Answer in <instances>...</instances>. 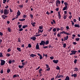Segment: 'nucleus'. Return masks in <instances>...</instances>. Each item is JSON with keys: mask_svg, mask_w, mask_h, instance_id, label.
<instances>
[{"mask_svg": "<svg viewBox=\"0 0 80 80\" xmlns=\"http://www.w3.org/2000/svg\"><path fill=\"white\" fill-rule=\"evenodd\" d=\"M3 14L4 15H7L8 14H9V12H8V10L7 9H5L4 10H3Z\"/></svg>", "mask_w": 80, "mask_h": 80, "instance_id": "nucleus-1", "label": "nucleus"}, {"mask_svg": "<svg viewBox=\"0 0 80 80\" xmlns=\"http://www.w3.org/2000/svg\"><path fill=\"white\" fill-rule=\"evenodd\" d=\"M71 52L72 53H70V55H75V53L77 52V51L72 50V51H71Z\"/></svg>", "mask_w": 80, "mask_h": 80, "instance_id": "nucleus-2", "label": "nucleus"}, {"mask_svg": "<svg viewBox=\"0 0 80 80\" xmlns=\"http://www.w3.org/2000/svg\"><path fill=\"white\" fill-rule=\"evenodd\" d=\"M45 45V43L44 41H41V42L40 43H39V45L41 46H44Z\"/></svg>", "mask_w": 80, "mask_h": 80, "instance_id": "nucleus-3", "label": "nucleus"}, {"mask_svg": "<svg viewBox=\"0 0 80 80\" xmlns=\"http://www.w3.org/2000/svg\"><path fill=\"white\" fill-rule=\"evenodd\" d=\"M0 61L1 62V63H0V65L2 66L5 64V61L4 60H0Z\"/></svg>", "mask_w": 80, "mask_h": 80, "instance_id": "nucleus-4", "label": "nucleus"}, {"mask_svg": "<svg viewBox=\"0 0 80 80\" xmlns=\"http://www.w3.org/2000/svg\"><path fill=\"white\" fill-rule=\"evenodd\" d=\"M42 71V69L41 68L39 69V74H40V75H39L40 77H41V76H42V75L41 74L42 72H41Z\"/></svg>", "mask_w": 80, "mask_h": 80, "instance_id": "nucleus-5", "label": "nucleus"}, {"mask_svg": "<svg viewBox=\"0 0 80 80\" xmlns=\"http://www.w3.org/2000/svg\"><path fill=\"white\" fill-rule=\"evenodd\" d=\"M37 55L38 56H39V59L42 60V55L41 54H39V53H38L37 54Z\"/></svg>", "mask_w": 80, "mask_h": 80, "instance_id": "nucleus-6", "label": "nucleus"}, {"mask_svg": "<svg viewBox=\"0 0 80 80\" xmlns=\"http://www.w3.org/2000/svg\"><path fill=\"white\" fill-rule=\"evenodd\" d=\"M52 62L53 63H55V64H57L58 63V60H53L52 61Z\"/></svg>", "mask_w": 80, "mask_h": 80, "instance_id": "nucleus-7", "label": "nucleus"}, {"mask_svg": "<svg viewBox=\"0 0 80 80\" xmlns=\"http://www.w3.org/2000/svg\"><path fill=\"white\" fill-rule=\"evenodd\" d=\"M58 18H59V19H61V14H60V12H58Z\"/></svg>", "mask_w": 80, "mask_h": 80, "instance_id": "nucleus-8", "label": "nucleus"}, {"mask_svg": "<svg viewBox=\"0 0 80 80\" xmlns=\"http://www.w3.org/2000/svg\"><path fill=\"white\" fill-rule=\"evenodd\" d=\"M20 12H19V10H18V12L17 13V15L16 17H18L19 16V15H20Z\"/></svg>", "mask_w": 80, "mask_h": 80, "instance_id": "nucleus-9", "label": "nucleus"}, {"mask_svg": "<svg viewBox=\"0 0 80 80\" xmlns=\"http://www.w3.org/2000/svg\"><path fill=\"white\" fill-rule=\"evenodd\" d=\"M56 4H60V3H61V2H60L59 0H57L56 1Z\"/></svg>", "mask_w": 80, "mask_h": 80, "instance_id": "nucleus-10", "label": "nucleus"}, {"mask_svg": "<svg viewBox=\"0 0 80 80\" xmlns=\"http://www.w3.org/2000/svg\"><path fill=\"white\" fill-rule=\"evenodd\" d=\"M68 33V32H65L63 31L61 32L58 33V34H64V33Z\"/></svg>", "mask_w": 80, "mask_h": 80, "instance_id": "nucleus-11", "label": "nucleus"}, {"mask_svg": "<svg viewBox=\"0 0 80 80\" xmlns=\"http://www.w3.org/2000/svg\"><path fill=\"white\" fill-rule=\"evenodd\" d=\"M63 78V75H58V77H57V78Z\"/></svg>", "mask_w": 80, "mask_h": 80, "instance_id": "nucleus-12", "label": "nucleus"}, {"mask_svg": "<svg viewBox=\"0 0 80 80\" xmlns=\"http://www.w3.org/2000/svg\"><path fill=\"white\" fill-rule=\"evenodd\" d=\"M68 36H66V37H64V40H68Z\"/></svg>", "mask_w": 80, "mask_h": 80, "instance_id": "nucleus-13", "label": "nucleus"}, {"mask_svg": "<svg viewBox=\"0 0 80 80\" xmlns=\"http://www.w3.org/2000/svg\"><path fill=\"white\" fill-rule=\"evenodd\" d=\"M19 77V75H17L16 74H15L13 75V76H12V78H16V77Z\"/></svg>", "mask_w": 80, "mask_h": 80, "instance_id": "nucleus-14", "label": "nucleus"}, {"mask_svg": "<svg viewBox=\"0 0 80 80\" xmlns=\"http://www.w3.org/2000/svg\"><path fill=\"white\" fill-rule=\"evenodd\" d=\"M74 26L75 27V28H80V26H79V24H75L74 25Z\"/></svg>", "mask_w": 80, "mask_h": 80, "instance_id": "nucleus-15", "label": "nucleus"}, {"mask_svg": "<svg viewBox=\"0 0 80 80\" xmlns=\"http://www.w3.org/2000/svg\"><path fill=\"white\" fill-rule=\"evenodd\" d=\"M31 39H32V40L34 41L36 39V38L35 37H32L30 38Z\"/></svg>", "mask_w": 80, "mask_h": 80, "instance_id": "nucleus-16", "label": "nucleus"}, {"mask_svg": "<svg viewBox=\"0 0 80 80\" xmlns=\"http://www.w3.org/2000/svg\"><path fill=\"white\" fill-rule=\"evenodd\" d=\"M45 43H46V45H47V44L49 43V41L48 40H46V41L45 42Z\"/></svg>", "mask_w": 80, "mask_h": 80, "instance_id": "nucleus-17", "label": "nucleus"}, {"mask_svg": "<svg viewBox=\"0 0 80 80\" xmlns=\"http://www.w3.org/2000/svg\"><path fill=\"white\" fill-rule=\"evenodd\" d=\"M1 17H2L3 18V19H5V17L6 18H7V16H6V15H1Z\"/></svg>", "mask_w": 80, "mask_h": 80, "instance_id": "nucleus-18", "label": "nucleus"}, {"mask_svg": "<svg viewBox=\"0 0 80 80\" xmlns=\"http://www.w3.org/2000/svg\"><path fill=\"white\" fill-rule=\"evenodd\" d=\"M68 9V7H64L63 8V9H62V10L65 11V10H66V9Z\"/></svg>", "mask_w": 80, "mask_h": 80, "instance_id": "nucleus-19", "label": "nucleus"}, {"mask_svg": "<svg viewBox=\"0 0 80 80\" xmlns=\"http://www.w3.org/2000/svg\"><path fill=\"white\" fill-rule=\"evenodd\" d=\"M10 72V69L9 68H7V72L8 73H9Z\"/></svg>", "mask_w": 80, "mask_h": 80, "instance_id": "nucleus-20", "label": "nucleus"}, {"mask_svg": "<svg viewBox=\"0 0 80 80\" xmlns=\"http://www.w3.org/2000/svg\"><path fill=\"white\" fill-rule=\"evenodd\" d=\"M36 55L33 54H32L30 55V57H31L33 58V57H36Z\"/></svg>", "mask_w": 80, "mask_h": 80, "instance_id": "nucleus-21", "label": "nucleus"}, {"mask_svg": "<svg viewBox=\"0 0 80 80\" xmlns=\"http://www.w3.org/2000/svg\"><path fill=\"white\" fill-rule=\"evenodd\" d=\"M74 72H77L78 71V69L77 68H74Z\"/></svg>", "mask_w": 80, "mask_h": 80, "instance_id": "nucleus-22", "label": "nucleus"}, {"mask_svg": "<svg viewBox=\"0 0 80 80\" xmlns=\"http://www.w3.org/2000/svg\"><path fill=\"white\" fill-rule=\"evenodd\" d=\"M39 49V48L38 47V44H36V49Z\"/></svg>", "mask_w": 80, "mask_h": 80, "instance_id": "nucleus-23", "label": "nucleus"}, {"mask_svg": "<svg viewBox=\"0 0 80 80\" xmlns=\"http://www.w3.org/2000/svg\"><path fill=\"white\" fill-rule=\"evenodd\" d=\"M72 77H74V78H75L77 76V74H74L72 75Z\"/></svg>", "mask_w": 80, "mask_h": 80, "instance_id": "nucleus-24", "label": "nucleus"}, {"mask_svg": "<svg viewBox=\"0 0 80 80\" xmlns=\"http://www.w3.org/2000/svg\"><path fill=\"white\" fill-rule=\"evenodd\" d=\"M35 24H36V22H35L31 23V25H32L33 27H35Z\"/></svg>", "mask_w": 80, "mask_h": 80, "instance_id": "nucleus-25", "label": "nucleus"}, {"mask_svg": "<svg viewBox=\"0 0 80 80\" xmlns=\"http://www.w3.org/2000/svg\"><path fill=\"white\" fill-rule=\"evenodd\" d=\"M24 66H23V65H22V66L19 65L18 66V68H19L22 69V68H23Z\"/></svg>", "mask_w": 80, "mask_h": 80, "instance_id": "nucleus-26", "label": "nucleus"}, {"mask_svg": "<svg viewBox=\"0 0 80 80\" xmlns=\"http://www.w3.org/2000/svg\"><path fill=\"white\" fill-rule=\"evenodd\" d=\"M39 29L40 30H42L43 29V26H42L41 25V26H39Z\"/></svg>", "mask_w": 80, "mask_h": 80, "instance_id": "nucleus-27", "label": "nucleus"}, {"mask_svg": "<svg viewBox=\"0 0 80 80\" xmlns=\"http://www.w3.org/2000/svg\"><path fill=\"white\" fill-rule=\"evenodd\" d=\"M70 80V79H69V77L68 76H67L66 77H65V80Z\"/></svg>", "mask_w": 80, "mask_h": 80, "instance_id": "nucleus-28", "label": "nucleus"}, {"mask_svg": "<svg viewBox=\"0 0 80 80\" xmlns=\"http://www.w3.org/2000/svg\"><path fill=\"white\" fill-rule=\"evenodd\" d=\"M64 5H65V7H67V6H68V3L66 2H65L64 3Z\"/></svg>", "mask_w": 80, "mask_h": 80, "instance_id": "nucleus-29", "label": "nucleus"}, {"mask_svg": "<svg viewBox=\"0 0 80 80\" xmlns=\"http://www.w3.org/2000/svg\"><path fill=\"white\" fill-rule=\"evenodd\" d=\"M29 17H30V18H31V19H32V18H33V15L30 14H29Z\"/></svg>", "mask_w": 80, "mask_h": 80, "instance_id": "nucleus-30", "label": "nucleus"}, {"mask_svg": "<svg viewBox=\"0 0 80 80\" xmlns=\"http://www.w3.org/2000/svg\"><path fill=\"white\" fill-rule=\"evenodd\" d=\"M17 50L19 52H21L20 48H17Z\"/></svg>", "mask_w": 80, "mask_h": 80, "instance_id": "nucleus-31", "label": "nucleus"}, {"mask_svg": "<svg viewBox=\"0 0 80 80\" xmlns=\"http://www.w3.org/2000/svg\"><path fill=\"white\" fill-rule=\"evenodd\" d=\"M16 18H14L12 19V21H13V20H14L15 19H17L18 18V16H16Z\"/></svg>", "mask_w": 80, "mask_h": 80, "instance_id": "nucleus-32", "label": "nucleus"}, {"mask_svg": "<svg viewBox=\"0 0 80 80\" xmlns=\"http://www.w3.org/2000/svg\"><path fill=\"white\" fill-rule=\"evenodd\" d=\"M9 56H10V54H9V53H7V54H6V56L7 57H9Z\"/></svg>", "mask_w": 80, "mask_h": 80, "instance_id": "nucleus-33", "label": "nucleus"}, {"mask_svg": "<svg viewBox=\"0 0 80 80\" xmlns=\"http://www.w3.org/2000/svg\"><path fill=\"white\" fill-rule=\"evenodd\" d=\"M7 30H8L9 32H11V29L9 28H7Z\"/></svg>", "mask_w": 80, "mask_h": 80, "instance_id": "nucleus-34", "label": "nucleus"}, {"mask_svg": "<svg viewBox=\"0 0 80 80\" xmlns=\"http://www.w3.org/2000/svg\"><path fill=\"white\" fill-rule=\"evenodd\" d=\"M66 17H67V15H64L63 16L64 20H65V19H66Z\"/></svg>", "mask_w": 80, "mask_h": 80, "instance_id": "nucleus-35", "label": "nucleus"}, {"mask_svg": "<svg viewBox=\"0 0 80 80\" xmlns=\"http://www.w3.org/2000/svg\"><path fill=\"white\" fill-rule=\"evenodd\" d=\"M19 21H25V19L22 18V19H19Z\"/></svg>", "mask_w": 80, "mask_h": 80, "instance_id": "nucleus-36", "label": "nucleus"}, {"mask_svg": "<svg viewBox=\"0 0 80 80\" xmlns=\"http://www.w3.org/2000/svg\"><path fill=\"white\" fill-rule=\"evenodd\" d=\"M56 31H57V30H56V28H53V29L52 30V31H53V32H55Z\"/></svg>", "mask_w": 80, "mask_h": 80, "instance_id": "nucleus-37", "label": "nucleus"}, {"mask_svg": "<svg viewBox=\"0 0 80 80\" xmlns=\"http://www.w3.org/2000/svg\"><path fill=\"white\" fill-rule=\"evenodd\" d=\"M3 57V56H2V52L0 53V58Z\"/></svg>", "mask_w": 80, "mask_h": 80, "instance_id": "nucleus-38", "label": "nucleus"}, {"mask_svg": "<svg viewBox=\"0 0 80 80\" xmlns=\"http://www.w3.org/2000/svg\"><path fill=\"white\" fill-rule=\"evenodd\" d=\"M80 40V38H75V41H79V40Z\"/></svg>", "mask_w": 80, "mask_h": 80, "instance_id": "nucleus-39", "label": "nucleus"}, {"mask_svg": "<svg viewBox=\"0 0 80 80\" xmlns=\"http://www.w3.org/2000/svg\"><path fill=\"white\" fill-rule=\"evenodd\" d=\"M38 30L39 31H38V32H40L41 33H42V32H43V30H40L39 29H38Z\"/></svg>", "mask_w": 80, "mask_h": 80, "instance_id": "nucleus-40", "label": "nucleus"}, {"mask_svg": "<svg viewBox=\"0 0 80 80\" xmlns=\"http://www.w3.org/2000/svg\"><path fill=\"white\" fill-rule=\"evenodd\" d=\"M28 47H29V48H31L32 47V46L31 45V44H28Z\"/></svg>", "mask_w": 80, "mask_h": 80, "instance_id": "nucleus-41", "label": "nucleus"}, {"mask_svg": "<svg viewBox=\"0 0 80 80\" xmlns=\"http://www.w3.org/2000/svg\"><path fill=\"white\" fill-rule=\"evenodd\" d=\"M56 28V29L57 32H58V31H59L60 30H61V29H59V28Z\"/></svg>", "mask_w": 80, "mask_h": 80, "instance_id": "nucleus-42", "label": "nucleus"}, {"mask_svg": "<svg viewBox=\"0 0 80 80\" xmlns=\"http://www.w3.org/2000/svg\"><path fill=\"white\" fill-rule=\"evenodd\" d=\"M22 25H19L18 26V27L20 29L21 27H22Z\"/></svg>", "mask_w": 80, "mask_h": 80, "instance_id": "nucleus-43", "label": "nucleus"}, {"mask_svg": "<svg viewBox=\"0 0 80 80\" xmlns=\"http://www.w3.org/2000/svg\"><path fill=\"white\" fill-rule=\"evenodd\" d=\"M66 47V44L65 43L63 44V48H65Z\"/></svg>", "mask_w": 80, "mask_h": 80, "instance_id": "nucleus-44", "label": "nucleus"}, {"mask_svg": "<svg viewBox=\"0 0 80 80\" xmlns=\"http://www.w3.org/2000/svg\"><path fill=\"white\" fill-rule=\"evenodd\" d=\"M26 15L23 14V16H22V18H26Z\"/></svg>", "mask_w": 80, "mask_h": 80, "instance_id": "nucleus-45", "label": "nucleus"}, {"mask_svg": "<svg viewBox=\"0 0 80 80\" xmlns=\"http://www.w3.org/2000/svg\"><path fill=\"white\" fill-rule=\"evenodd\" d=\"M8 63H9V64H11V63H12V62L11 61V60H9L8 61Z\"/></svg>", "mask_w": 80, "mask_h": 80, "instance_id": "nucleus-46", "label": "nucleus"}, {"mask_svg": "<svg viewBox=\"0 0 80 80\" xmlns=\"http://www.w3.org/2000/svg\"><path fill=\"white\" fill-rule=\"evenodd\" d=\"M57 37H61V35H60L58 33V34H57Z\"/></svg>", "mask_w": 80, "mask_h": 80, "instance_id": "nucleus-47", "label": "nucleus"}, {"mask_svg": "<svg viewBox=\"0 0 80 80\" xmlns=\"http://www.w3.org/2000/svg\"><path fill=\"white\" fill-rule=\"evenodd\" d=\"M42 48L44 49L47 48H48V46H43L42 47Z\"/></svg>", "mask_w": 80, "mask_h": 80, "instance_id": "nucleus-48", "label": "nucleus"}, {"mask_svg": "<svg viewBox=\"0 0 80 80\" xmlns=\"http://www.w3.org/2000/svg\"><path fill=\"white\" fill-rule=\"evenodd\" d=\"M11 51V49L9 48L8 49H7V52H9Z\"/></svg>", "mask_w": 80, "mask_h": 80, "instance_id": "nucleus-49", "label": "nucleus"}, {"mask_svg": "<svg viewBox=\"0 0 80 80\" xmlns=\"http://www.w3.org/2000/svg\"><path fill=\"white\" fill-rule=\"evenodd\" d=\"M18 42H21V38H18Z\"/></svg>", "mask_w": 80, "mask_h": 80, "instance_id": "nucleus-50", "label": "nucleus"}, {"mask_svg": "<svg viewBox=\"0 0 80 80\" xmlns=\"http://www.w3.org/2000/svg\"><path fill=\"white\" fill-rule=\"evenodd\" d=\"M60 69V68H59V67H58V66H57L56 67V69L57 70H59Z\"/></svg>", "mask_w": 80, "mask_h": 80, "instance_id": "nucleus-51", "label": "nucleus"}, {"mask_svg": "<svg viewBox=\"0 0 80 80\" xmlns=\"http://www.w3.org/2000/svg\"><path fill=\"white\" fill-rule=\"evenodd\" d=\"M77 62V59H75V60H74V63L76 64V62Z\"/></svg>", "mask_w": 80, "mask_h": 80, "instance_id": "nucleus-52", "label": "nucleus"}, {"mask_svg": "<svg viewBox=\"0 0 80 80\" xmlns=\"http://www.w3.org/2000/svg\"><path fill=\"white\" fill-rule=\"evenodd\" d=\"M3 73V70H1V71H0V73L2 74Z\"/></svg>", "mask_w": 80, "mask_h": 80, "instance_id": "nucleus-53", "label": "nucleus"}, {"mask_svg": "<svg viewBox=\"0 0 80 80\" xmlns=\"http://www.w3.org/2000/svg\"><path fill=\"white\" fill-rule=\"evenodd\" d=\"M18 6H19V8H22V7L23 6V5H19Z\"/></svg>", "mask_w": 80, "mask_h": 80, "instance_id": "nucleus-54", "label": "nucleus"}, {"mask_svg": "<svg viewBox=\"0 0 80 80\" xmlns=\"http://www.w3.org/2000/svg\"><path fill=\"white\" fill-rule=\"evenodd\" d=\"M22 30H23V29H22V28H21L20 29H19V31H22Z\"/></svg>", "mask_w": 80, "mask_h": 80, "instance_id": "nucleus-55", "label": "nucleus"}, {"mask_svg": "<svg viewBox=\"0 0 80 80\" xmlns=\"http://www.w3.org/2000/svg\"><path fill=\"white\" fill-rule=\"evenodd\" d=\"M43 57H47L48 56H47V54H46V55H45L44 53H43Z\"/></svg>", "mask_w": 80, "mask_h": 80, "instance_id": "nucleus-56", "label": "nucleus"}, {"mask_svg": "<svg viewBox=\"0 0 80 80\" xmlns=\"http://www.w3.org/2000/svg\"><path fill=\"white\" fill-rule=\"evenodd\" d=\"M41 34H37V35H36L35 36L36 37H38V36H40V35H41Z\"/></svg>", "mask_w": 80, "mask_h": 80, "instance_id": "nucleus-57", "label": "nucleus"}, {"mask_svg": "<svg viewBox=\"0 0 80 80\" xmlns=\"http://www.w3.org/2000/svg\"><path fill=\"white\" fill-rule=\"evenodd\" d=\"M59 29H61V31H62L63 30V28L61 27V28H60V29L59 28Z\"/></svg>", "mask_w": 80, "mask_h": 80, "instance_id": "nucleus-58", "label": "nucleus"}, {"mask_svg": "<svg viewBox=\"0 0 80 80\" xmlns=\"http://www.w3.org/2000/svg\"><path fill=\"white\" fill-rule=\"evenodd\" d=\"M46 68H48V65L46 64Z\"/></svg>", "mask_w": 80, "mask_h": 80, "instance_id": "nucleus-59", "label": "nucleus"}, {"mask_svg": "<svg viewBox=\"0 0 80 80\" xmlns=\"http://www.w3.org/2000/svg\"><path fill=\"white\" fill-rule=\"evenodd\" d=\"M76 21H77V20H76L75 19H73V22H76Z\"/></svg>", "mask_w": 80, "mask_h": 80, "instance_id": "nucleus-60", "label": "nucleus"}, {"mask_svg": "<svg viewBox=\"0 0 80 80\" xmlns=\"http://www.w3.org/2000/svg\"><path fill=\"white\" fill-rule=\"evenodd\" d=\"M72 17V15H71V16H68V18H69V19H71V18Z\"/></svg>", "mask_w": 80, "mask_h": 80, "instance_id": "nucleus-61", "label": "nucleus"}, {"mask_svg": "<svg viewBox=\"0 0 80 80\" xmlns=\"http://www.w3.org/2000/svg\"><path fill=\"white\" fill-rule=\"evenodd\" d=\"M72 43L74 44V45H76V44H77V43H76V42H74L73 43Z\"/></svg>", "mask_w": 80, "mask_h": 80, "instance_id": "nucleus-62", "label": "nucleus"}, {"mask_svg": "<svg viewBox=\"0 0 80 80\" xmlns=\"http://www.w3.org/2000/svg\"><path fill=\"white\" fill-rule=\"evenodd\" d=\"M6 2H7L6 0H3V3H6Z\"/></svg>", "mask_w": 80, "mask_h": 80, "instance_id": "nucleus-63", "label": "nucleus"}, {"mask_svg": "<svg viewBox=\"0 0 80 80\" xmlns=\"http://www.w3.org/2000/svg\"><path fill=\"white\" fill-rule=\"evenodd\" d=\"M11 62H12V63H14L15 62V60H14V59H12L11 60Z\"/></svg>", "mask_w": 80, "mask_h": 80, "instance_id": "nucleus-64", "label": "nucleus"}]
</instances>
